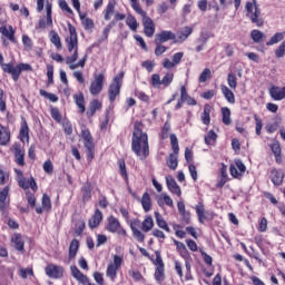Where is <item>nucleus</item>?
<instances>
[{"label": "nucleus", "mask_w": 285, "mask_h": 285, "mask_svg": "<svg viewBox=\"0 0 285 285\" xmlns=\"http://www.w3.org/2000/svg\"><path fill=\"white\" fill-rule=\"evenodd\" d=\"M215 141H217V134L215 132V130H209L207 136H205V144H207V146H210V144H215Z\"/></svg>", "instance_id": "35"}, {"label": "nucleus", "mask_w": 285, "mask_h": 285, "mask_svg": "<svg viewBox=\"0 0 285 285\" xmlns=\"http://www.w3.org/2000/svg\"><path fill=\"white\" fill-rule=\"evenodd\" d=\"M178 155L179 154L174 151L169 154V157L166 159V166H168L170 170H177V166H179Z\"/></svg>", "instance_id": "14"}, {"label": "nucleus", "mask_w": 285, "mask_h": 285, "mask_svg": "<svg viewBox=\"0 0 285 285\" xmlns=\"http://www.w3.org/2000/svg\"><path fill=\"white\" fill-rule=\"evenodd\" d=\"M119 220L112 216H110L108 218V225H107V230H109V233H117V230H119Z\"/></svg>", "instance_id": "20"}, {"label": "nucleus", "mask_w": 285, "mask_h": 285, "mask_svg": "<svg viewBox=\"0 0 285 285\" xmlns=\"http://www.w3.org/2000/svg\"><path fill=\"white\" fill-rule=\"evenodd\" d=\"M45 273L51 279H59V278L63 277V267L55 265V264H49L46 266Z\"/></svg>", "instance_id": "8"}, {"label": "nucleus", "mask_w": 285, "mask_h": 285, "mask_svg": "<svg viewBox=\"0 0 285 285\" xmlns=\"http://www.w3.org/2000/svg\"><path fill=\"white\" fill-rule=\"evenodd\" d=\"M173 73H167L161 80H160V86H170L173 83Z\"/></svg>", "instance_id": "49"}, {"label": "nucleus", "mask_w": 285, "mask_h": 285, "mask_svg": "<svg viewBox=\"0 0 285 285\" xmlns=\"http://www.w3.org/2000/svg\"><path fill=\"white\" fill-rule=\"evenodd\" d=\"M28 275H35V272H32V268H21L20 269V276L22 277V279H28Z\"/></svg>", "instance_id": "53"}, {"label": "nucleus", "mask_w": 285, "mask_h": 285, "mask_svg": "<svg viewBox=\"0 0 285 285\" xmlns=\"http://www.w3.org/2000/svg\"><path fill=\"white\" fill-rule=\"evenodd\" d=\"M170 39L174 40V43H181V41H184V38L181 37H179L178 39L173 37H160L158 40H156V43H157V47L155 49L156 57H161V55L166 52V47L159 43H166V41H170Z\"/></svg>", "instance_id": "7"}, {"label": "nucleus", "mask_w": 285, "mask_h": 285, "mask_svg": "<svg viewBox=\"0 0 285 285\" xmlns=\"http://www.w3.org/2000/svg\"><path fill=\"white\" fill-rule=\"evenodd\" d=\"M85 148L87 150V158L89 159V161H92L95 159V145Z\"/></svg>", "instance_id": "51"}, {"label": "nucleus", "mask_w": 285, "mask_h": 285, "mask_svg": "<svg viewBox=\"0 0 285 285\" xmlns=\"http://www.w3.org/2000/svg\"><path fill=\"white\" fill-rule=\"evenodd\" d=\"M0 35L2 37H14V28L12 26L0 27Z\"/></svg>", "instance_id": "31"}, {"label": "nucleus", "mask_w": 285, "mask_h": 285, "mask_svg": "<svg viewBox=\"0 0 285 285\" xmlns=\"http://www.w3.org/2000/svg\"><path fill=\"white\" fill-rule=\"evenodd\" d=\"M141 122H136L134 128V136H132V142L131 148L132 151L140 156L141 154V139L144 138V132L141 131Z\"/></svg>", "instance_id": "3"}, {"label": "nucleus", "mask_w": 285, "mask_h": 285, "mask_svg": "<svg viewBox=\"0 0 285 285\" xmlns=\"http://www.w3.org/2000/svg\"><path fill=\"white\" fill-rule=\"evenodd\" d=\"M91 193H92V186L90 185V183H86L82 187V202L90 200Z\"/></svg>", "instance_id": "27"}, {"label": "nucleus", "mask_w": 285, "mask_h": 285, "mask_svg": "<svg viewBox=\"0 0 285 285\" xmlns=\"http://www.w3.org/2000/svg\"><path fill=\"white\" fill-rule=\"evenodd\" d=\"M210 79V69L206 68L203 70V72L199 76V82L200 83H206Z\"/></svg>", "instance_id": "40"}, {"label": "nucleus", "mask_w": 285, "mask_h": 285, "mask_svg": "<svg viewBox=\"0 0 285 285\" xmlns=\"http://www.w3.org/2000/svg\"><path fill=\"white\" fill-rule=\"evenodd\" d=\"M124 81V71H121L118 76L114 78V82L109 85L108 95L109 100L112 102L117 99L120 90H121V82Z\"/></svg>", "instance_id": "4"}, {"label": "nucleus", "mask_w": 285, "mask_h": 285, "mask_svg": "<svg viewBox=\"0 0 285 285\" xmlns=\"http://www.w3.org/2000/svg\"><path fill=\"white\" fill-rule=\"evenodd\" d=\"M155 278L157 282L164 281V266H158L155 272Z\"/></svg>", "instance_id": "48"}, {"label": "nucleus", "mask_w": 285, "mask_h": 285, "mask_svg": "<svg viewBox=\"0 0 285 285\" xmlns=\"http://www.w3.org/2000/svg\"><path fill=\"white\" fill-rule=\"evenodd\" d=\"M222 115L223 124H225V126H230V109H228L227 107H223Z\"/></svg>", "instance_id": "34"}, {"label": "nucleus", "mask_w": 285, "mask_h": 285, "mask_svg": "<svg viewBox=\"0 0 285 285\" xmlns=\"http://www.w3.org/2000/svg\"><path fill=\"white\" fill-rule=\"evenodd\" d=\"M130 228L134 233V237H136L138 242H144V234H141V232L144 230V223L135 219L130 223Z\"/></svg>", "instance_id": "9"}, {"label": "nucleus", "mask_w": 285, "mask_h": 285, "mask_svg": "<svg viewBox=\"0 0 285 285\" xmlns=\"http://www.w3.org/2000/svg\"><path fill=\"white\" fill-rule=\"evenodd\" d=\"M158 204L159 206H164V204L166 206H169L170 208H173V198H170V196L166 195V194H161L158 197Z\"/></svg>", "instance_id": "28"}, {"label": "nucleus", "mask_w": 285, "mask_h": 285, "mask_svg": "<svg viewBox=\"0 0 285 285\" xmlns=\"http://www.w3.org/2000/svg\"><path fill=\"white\" fill-rule=\"evenodd\" d=\"M210 110H213V107L210 105L204 106V111L202 114V121L205 124V126H208L210 124Z\"/></svg>", "instance_id": "25"}, {"label": "nucleus", "mask_w": 285, "mask_h": 285, "mask_svg": "<svg viewBox=\"0 0 285 285\" xmlns=\"http://www.w3.org/2000/svg\"><path fill=\"white\" fill-rule=\"evenodd\" d=\"M119 170L125 179H128V173L126 171V161L124 159L118 160Z\"/></svg>", "instance_id": "47"}, {"label": "nucleus", "mask_w": 285, "mask_h": 285, "mask_svg": "<svg viewBox=\"0 0 285 285\" xmlns=\"http://www.w3.org/2000/svg\"><path fill=\"white\" fill-rule=\"evenodd\" d=\"M144 26H145V35L147 37H153V35H155V23H153V20L150 18L145 17Z\"/></svg>", "instance_id": "18"}, {"label": "nucleus", "mask_w": 285, "mask_h": 285, "mask_svg": "<svg viewBox=\"0 0 285 285\" xmlns=\"http://www.w3.org/2000/svg\"><path fill=\"white\" fill-rule=\"evenodd\" d=\"M227 83H228L229 88L235 90V88H237V77H235V75H233V73H229L227 76Z\"/></svg>", "instance_id": "41"}, {"label": "nucleus", "mask_w": 285, "mask_h": 285, "mask_svg": "<svg viewBox=\"0 0 285 285\" xmlns=\"http://www.w3.org/2000/svg\"><path fill=\"white\" fill-rule=\"evenodd\" d=\"M255 121H256V135H262V128H263V124H262V119L259 117H257V115H254Z\"/></svg>", "instance_id": "54"}, {"label": "nucleus", "mask_w": 285, "mask_h": 285, "mask_svg": "<svg viewBox=\"0 0 285 285\" xmlns=\"http://www.w3.org/2000/svg\"><path fill=\"white\" fill-rule=\"evenodd\" d=\"M200 97H203V99H213V97H215V90L205 91Z\"/></svg>", "instance_id": "63"}, {"label": "nucleus", "mask_w": 285, "mask_h": 285, "mask_svg": "<svg viewBox=\"0 0 285 285\" xmlns=\"http://www.w3.org/2000/svg\"><path fill=\"white\" fill-rule=\"evenodd\" d=\"M55 75V68L50 65L47 66V77H48V83H52V77Z\"/></svg>", "instance_id": "55"}, {"label": "nucleus", "mask_w": 285, "mask_h": 285, "mask_svg": "<svg viewBox=\"0 0 285 285\" xmlns=\"http://www.w3.org/2000/svg\"><path fill=\"white\" fill-rule=\"evenodd\" d=\"M245 10L252 23H256L258 28H261V26H264V20L259 18L262 14V11L259 10V7H257V0H252V2H247L245 6Z\"/></svg>", "instance_id": "2"}, {"label": "nucleus", "mask_w": 285, "mask_h": 285, "mask_svg": "<svg viewBox=\"0 0 285 285\" xmlns=\"http://www.w3.org/2000/svg\"><path fill=\"white\" fill-rule=\"evenodd\" d=\"M73 77L78 80L79 83H85L86 81L81 71H73Z\"/></svg>", "instance_id": "60"}, {"label": "nucleus", "mask_w": 285, "mask_h": 285, "mask_svg": "<svg viewBox=\"0 0 285 285\" xmlns=\"http://www.w3.org/2000/svg\"><path fill=\"white\" fill-rule=\"evenodd\" d=\"M126 23H127L128 28H130V30H137V28H138L137 19H135V17H132L130 14L127 17Z\"/></svg>", "instance_id": "36"}, {"label": "nucleus", "mask_w": 285, "mask_h": 285, "mask_svg": "<svg viewBox=\"0 0 285 285\" xmlns=\"http://www.w3.org/2000/svg\"><path fill=\"white\" fill-rule=\"evenodd\" d=\"M206 41H207L206 37H200L196 40V43H198L196 47L197 52H202Z\"/></svg>", "instance_id": "52"}, {"label": "nucleus", "mask_w": 285, "mask_h": 285, "mask_svg": "<svg viewBox=\"0 0 285 285\" xmlns=\"http://www.w3.org/2000/svg\"><path fill=\"white\" fill-rule=\"evenodd\" d=\"M94 278H95V282H97V284L104 285V275L101 273L95 272Z\"/></svg>", "instance_id": "59"}, {"label": "nucleus", "mask_w": 285, "mask_h": 285, "mask_svg": "<svg viewBox=\"0 0 285 285\" xmlns=\"http://www.w3.org/2000/svg\"><path fill=\"white\" fill-rule=\"evenodd\" d=\"M150 155V149L148 148V135H144V157Z\"/></svg>", "instance_id": "56"}, {"label": "nucleus", "mask_w": 285, "mask_h": 285, "mask_svg": "<svg viewBox=\"0 0 285 285\" xmlns=\"http://www.w3.org/2000/svg\"><path fill=\"white\" fill-rule=\"evenodd\" d=\"M16 161L18 166H24V161H23V151H21V149L16 148Z\"/></svg>", "instance_id": "42"}, {"label": "nucleus", "mask_w": 285, "mask_h": 285, "mask_svg": "<svg viewBox=\"0 0 285 285\" xmlns=\"http://www.w3.org/2000/svg\"><path fill=\"white\" fill-rule=\"evenodd\" d=\"M190 96H188V92L186 91V86H181L180 88V100L186 101Z\"/></svg>", "instance_id": "61"}, {"label": "nucleus", "mask_w": 285, "mask_h": 285, "mask_svg": "<svg viewBox=\"0 0 285 285\" xmlns=\"http://www.w3.org/2000/svg\"><path fill=\"white\" fill-rule=\"evenodd\" d=\"M62 126L66 135H72V125L70 122H63Z\"/></svg>", "instance_id": "64"}, {"label": "nucleus", "mask_w": 285, "mask_h": 285, "mask_svg": "<svg viewBox=\"0 0 285 285\" xmlns=\"http://www.w3.org/2000/svg\"><path fill=\"white\" fill-rule=\"evenodd\" d=\"M18 184L20 188H23V190H28V188H31L32 190H37V181H35L33 177H31L29 180L26 178H19Z\"/></svg>", "instance_id": "13"}, {"label": "nucleus", "mask_w": 285, "mask_h": 285, "mask_svg": "<svg viewBox=\"0 0 285 285\" xmlns=\"http://www.w3.org/2000/svg\"><path fill=\"white\" fill-rule=\"evenodd\" d=\"M167 188L173 193L174 195H177V197H181V188H179V185H177V181H175V178L167 176Z\"/></svg>", "instance_id": "11"}, {"label": "nucleus", "mask_w": 285, "mask_h": 285, "mask_svg": "<svg viewBox=\"0 0 285 285\" xmlns=\"http://www.w3.org/2000/svg\"><path fill=\"white\" fill-rule=\"evenodd\" d=\"M73 99L80 112H86V106L83 105V94L75 95Z\"/></svg>", "instance_id": "32"}, {"label": "nucleus", "mask_w": 285, "mask_h": 285, "mask_svg": "<svg viewBox=\"0 0 285 285\" xmlns=\"http://www.w3.org/2000/svg\"><path fill=\"white\" fill-rule=\"evenodd\" d=\"M129 275H130V277H132V279H135L136 282H139V279H141V273H139V272H137V271H135V269H131L130 272H129Z\"/></svg>", "instance_id": "62"}, {"label": "nucleus", "mask_w": 285, "mask_h": 285, "mask_svg": "<svg viewBox=\"0 0 285 285\" xmlns=\"http://www.w3.org/2000/svg\"><path fill=\"white\" fill-rule=\"evenodd\" d=\"M51 117H52V119H55V121H61V114L59 112V109L52 108Z\"/></svg>", "instance_id": "57"}, {"label": "nucleus", "mask_w": 285, "mask_h": 285, "mask_svg": "<svg viewBox=\"0 0 285 285\" xmlns=\"http://www.w3.org/2000/svg\"><path fill=\"white\" fill-rule=\"evenodd\" d=\"M153 226H155V222L153 220V217L148 216L144 222L145 233H148V230H151Z\"/></svg>", "instance_id": "43"}, {"label": "nucleus", "mask_w": 285, "mask_h": 285, "mask_svg": "<svg viewBox=\"0 0 285 285\" xmlns=\"http://www.w3.org/2000/svg\"><path fill=\"white\" fill-rule=\"evenodd\" d=\"M153 206V203L150 202V195L148 193L144 194V212L148 213Z\"/></svg>", "instance_id": "38"}, {"label": "nucleus", "mask_w": 285, "mask_h": 285, "mask_svg": "<svg viewBox=\"0 0 285 285\" xmlns=\"http://www.w3.org/2000/svg\"><path fill=\"white\" fill-rule=\"evenodd\" d=\"M117 6L116 1H109L105 11H104V19L105 21H110L112 19V14H115V7Z\"/></svg>", "instance_id": "15"}, {"label": "nucleus", "mask_w": 285, "mask_h": 285, "mask_svg": "<svg viewBox=\"0 0 285 285\" xmlns=\"http://www.w3.org/2000/svg\"><path fill=\"white\" fill-rule=\"evenodd\" d=\"M131 3L132 10L137 12L138 14H141V7L139 6V2L137 0H129Z\"/></svg>", "instance_id": "58"}, {"label": "nucleus", "mask_w": 285, "mask_h": 285, "mask_svg": "<svg viewBox=\"0 0 285 285\" xmlns=\"http://www.w3.org/2000/svg\"><path fill=\"white\" fill-rule=\"evenodd\" d=\"M42 208L45 210H50V208H52V204L50 202V197L46 194H43L42 196Z\"/></svg>", "instance_id": "44"}, {"label": "nucleus", "mask_w": 285, "mask_h": 285, "mask_svg": "<svg viewBox=\"0 0 285 285\" xmlns=\"http://www.w3.org/2000/svg\"><path fill=\"white\" fill-rule=\"evenodd\" d=\"M196 213H197L199 223L204 224V219H206V215H205L206 209H204V203H199L196 206Z\"/></svg>", "instance_id": "30"}, {"label": "nucleus", "mask_w": 285, "mask_h": 285, "mask_svg": "<svg viewBox=\"0 0 285 285\" xmlns=\"http://www.w3.org/2000/svg\"><path fill=\"white\" fill-rule=\"evenodd\" d=\"M104 73L95 75V79L91 81L89 91L90 95L96 97V95H99L101 90H104Z\"/></svg>", "instance_id": "6"}, {"label": "nucleus", "mask_w": 285, "mask_h": 285, "mask_svg": "<svg viewBox=\"0 0 285 285\" xmlns=\"http://www.w3.org/2000/svg\"><path fill=\"white\" fill-rule=\"evenodd\" d=\"M101 219H104V215L99 209H96L95 214L89 219V226L91 228H97V226H99V224L101 223Z\"/></svg>", "instance_id": "17"}, {"label": "nucleus", "mask_w": 285, "mask_h": 285, "mask_svg": "<svg viewBox=\"0 0 285 285\" xmlns=\"http://www.w3.org/2000/svg\"><path fill=\"white\" fill-rule=\"evenodd\" d=\"M80 137L83 139L85 148L89 147V146H95V139L92 138L90 130H88V128H86V125L81 126Z\"/></svg>", "instance_id": "10"}, {"label": "nucleus", "mask_w": 285, "mask_h": 285, "mask_svg": "<svg viewBox=\"0 0 285 285\" xmlns=\"http://www.w3.org/2000/svg\"><path fill=\"white\" fill-rule=\"evenodd\" d=\"M67 48L69 52H72V56H68L65 61L67 66H69L70 70H77V68H83L86 66V61L88 59V55H85L82 59H80L78 62H76L79 59V41L77 40V37H67L66 39Z\"/></svg>", "instance_id": "1"}, {"label": "nucleus", "mask_w": 285, "mask_h": 285, "mask_svg": "<svg viewBox=\"0 0 285 285\" xmlns=\"http://www.w3.org/2000/svg\"><path fill=\"white\" fill-rule=\"evenodd\" d=\"M29 129H28V122L23 120L22 127L20 129V139L21 141H26V139H29Z\"/></svg>", "instance_id": "33"}, {"label": "nucleus", "mask_w": 285, "mask_h": 285, "mask_svg": "<svg viewBox=\"0 0 285 285\" xmlns=\"http://www.w3.org/2000/svg\"><path fill=\"white\" fill-rule=\"evenodd\" d=\"M47 20L41 19L39 21L40 28H46L47 26H52V3L46 4Z\"/></svg>", "instance_id": "12"}, {"label": "nucleus", "mask_w": 285, "mask_h": 285, "mask_svg": "<svg viewBox=\"0 0 285 285\" xmlns=\"http://www.w3.org/2000/svg\"><path fill=\"white\" fill-rule=\"evenodd\" d=\"M100 108L101 101H99L98 99H94L90 102L89 110L87 111L88 117H95V114L97 112V110H100Z\"/></svg>", "instance_id": "21"}, {"label": "nucleus", "mask_w": 285, "mask_h": 285, "mask_svg": "<svg viewBox=\"0 0 285 285\" xmlns=\"http://www.w3.org/2000/svg\"><path fill=\"white\" fill-rule=\"evenodd\" d=\"M220 90H222L225 99L229 104H235V94H233V90H230L228 87H226V85H222Z\"/></svg>", "instance_id": "19"}, {"label": "nucleus", "mask_w": 285, "mask_h": 285, "mask_svg": "<svg viewBox=\"0 0 285 285\" xmlns=\"http://www.w3.org/2000/svg\"><path fill=\"white\" fill-rule=\"evenodd\" d=\"M59 8L63 12H67L68 14H72V9L70 8V6H68V2H66V0H60L59 1Z\"/></svg>", "instance_id": "46"}, {"label": "nucleus", "mask_w": 285, "mask_h": 285, "mask_svg": "<svg viewBox=\"0 0 285 285\" xmlns=\"http://www.w3.org/2000/svg\"><path fill=\"white\" fill-rule=\"evenodd\" d=\"M9 75L12 76L13 81H17V79H19V75H21V69H19V65L16 68L12 67Z\"/></svg>", "instance_id": "50"}, {"label": "nucleus", "mask_w": 285, "mask_h": 285, "mask_svg": "<svg viewBox=\"0 0 285 285\" xmlns=\"http://www.w3.org/2000/svg\"><path fill=\"white\" fill-rule=\"evenodd\" d=\"M11 243L13 244V247L16 250H23V238L20 234H14L11 237Z\"/></svg>", "instance_id": "24"}, {"label": "nucleus", "mask_w": 285, "mask_h": 285, "mask_svg": "<svg viewBox=\"0 0 285 285\" xmlns=\"http://www.w3.org/2000/svg\"><path fill=\"white\" fill-rule=\"evenodd\" d=\"M155 217L159 228H163V230L170 233V227H168V224L166 223V220H164V218L161 217V214H159L158 212H155Z\"/></svg>", "instance_id": "26"}, {"label": "nucleus", "mask_w": 285, "mask_h": 285, "mask_svg": "<svg viewBox=\"0 0 285 285\" xmlns=\"http://www.w3.org/2000/svg\"><path fill=\"white\" fill-rule=\"evenodd\" d=\"M43 170H45V173H47V175H52V173L55 170V166H52L51 160H46L43 163Z\"/></svg>", "instance_id": "45"}, {"label": "nucleus", "mask_w": 285, "mask_h": 285, "mask_svg": "<svg viewBox=\"0 0 285 285\" xmlns=\"http://www.w3.org/2000/svg\"><path fill=\"white\" fill-rule=\"evenodd\" d=\"M271 177H272V181H273L274 186H282V184L284 183V173L283 171L273 169Z\"/></svg>", "instance_id": "16"}, {"label": "nucleus", "mask_w": 285, "mask_h": 285, "mask_svg": "<svg viewBox=\"0 0 285 285\" xmlns=\"http://www.w3.org/2000/svg\"><path fill=\"white\" fill-rule=\"evenodd\" d=\"M79 253V240L72 239L69 245V259H75Z\"/></svg>", "instance_id": "22"}, {"label": "nucleus", "mask_w": 285, "mask_h": 285, "mask_svg": "<svg viewBox=\"0 0 285 285\" xmlns=\"http://www.w3.org/2000/svg\"><path fill=\"white\" fill-rule=\"evenodd\" d=\"M124 259L121 258V256H114V264H109L106 271V275L111 279V282H115L116 277H117V272L119 271V268H121V264H122Z\"/></svg>", "instance_id": "5"}, {"label": "nucleus", "mask_w": 285, "mask_h": 285, "mask_svg": "<svg viewBox=\"0 0 285 285\" xmlns=\"http://www.w3.org/2000/svg\"><path fill=\"white\" fill-rule=\"evenodd\" d=\"M8 193H10V186H6L0 191V203L2 204V206H6V199H8Z\"/></svg>", "instance_id": "39"}, {"label": "nucleus", "mask_w": 285, "mask_h": 285, "mask_svg": "<svg viewBox=\"0 0 285 285\" xmlns=\"http://www.w3.org/2000/svg\"><path fill=\"white\" fill-rule=\"evenodd\" d=\"M80 21L85 28V30H92L95 28V22L90 18H86V16L80 14Z\"/></svg>", "instance_id": "29"}, {"label": "nucleus", "mask_w": 285, "mask_h": 285, "mask_svg": "<svg viewBox=\"0 0 285 285\" xmlns=\"http://www.w3.org/2000/svg\"><path fill=\"white\" fill-rule=\"evenodd\" d=\"M10 141V131L0 125V146H6Z\"/></svg>", "instance_id": "23"}, {"label": "nucleus", "mask_w": 285, "mask_h": 285, "mask_svg": "<svg viewBox=\"0 0 285 285\" xmlns=\"http://www.w3.org/2000/svg\"><path fill=\"white\" fill-rule=\"evenodd\" d=\"M170 144L174 153L179 154V141L177 140V136L175 134L170 135Z\"/></svg>", "instance_id": "37"}]
</instances>
